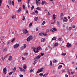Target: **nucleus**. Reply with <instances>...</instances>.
Wrapping results in <instances>:
<instances>
[{"mask_svg": "<svg viewBox=\"0 0 77 77\" xmlns=\"http://www.w3.org/2000/svg\"><path fill=\"white\" fill-rule=\"evenodd\" d=\"M35 8V6H34L32 5L31 8V10H33V8Z\"/></svg>", "mask_w": 77, "mask_h": 77, "instance_id": "cd10ccee", "label": "nucleus"}, {"mask_svg": "<svg viewBox=\"0 0 77 77\" xmlns=\"http://www.w3.org/2000/svg\"><path fill=\"white\" fill-rule=\"evenodd\" d=\"M53 63V62L51 60L50 61V65H52Z\"/></svg>", "mask_w": 77, "mask_h": 77, "instance_id": "f704fd0d", "label": "nucleus"}, {"mask_svg": "<svg viewBox=\"0 0 77 77\" xmlns=\"http://www.w3.org/2000/svg\"><path fill=\"white\" fill-rule=\"evenodd\" d=\"M35 13H36V14H38V11L37 10L35 11Z\"/></svg>", "mask_w": 77, "mask_h": 77, "instance_id": "a18cd8bd", "label": "nucleus"}, {"mask_svg": "<svg viewBox=\"0 0 77 77\" xmlns=\"http://www.w3.org/2000/svg\"><path fill=\"white\" fill-rule=\"evenodd\" d=\"M45 24V21H44L42 23V25H44V24Z\"/></svg>", "mask_w": 77, "mask_h": 77, "instance_id": "c9c22d12", "label": "nucleus"}, {"mask_svg": "<svg viewBox=\"0 0 77 77\" xmlns=\"http://www.w3.org/2000/svg\"><path fill=\"white\" fill-rule=\"evenodd\" d=\"M36 9L37 10H38V11H41V8L39 7H38L37 8H36Z\"/></svg>", "mask_w": 77, "mask_h": 77, "instance_id": "b1692460", "label": "nucleus"}, {"mask_svg": "<svg viewBox=\"0 0 77 77\" xmlns=\"http://www.w3.org/2000/svg\"><path fill=\"white\" fill-rule=\"evenodd\" d=\"M58 40L59 41H61V40H62V38H59Z\"/></svg>", "mask_w": 77, "mask_h": 77, "instance_id": "5fc2aeb1", "label": "nucleus"}, {"mask_svg": "<svg viewBox=\"0 0 77 77\" xmlns=\"http://www.w3.org/2000/svg\"><path fill=\"white\" fill-rule=\"evenodd\" d=\"M56 62H57V61L56 60H55L54 61H53V63H56Z\"/></svg>", "mask_w": 77, "mask_h": 77, "instance_id": "bb28decb", "label": "nucleus"}, {"mask_svg": "<svg viewBox=\"0 0 77 77\" xmlns=\"http://www.w3.org/2000/svg\"><path fill=\"white\" fill-rule=\"evenodd\" d=\"M63 13H60V18L61 20H63Z\"/></svg>", "mask_w": 77, "mask_h": 77, "instance_id": "1a4fd4ad", "label": "nucleus"}, {"mask_svg": "<svg viewBox=\"0 0 77 77\" xmlns=\"http://www.w3.org/2000/svg\"><path fill=\"white\" fill-rule=\"evenodd\" d=\"M35 19L38 20V17H35Z\"/></svg>", "mask_w": 77, "mask_h": 77, "instance_id": "69168bd1", "label": "nucleus"}, {"mask_svg": "<svg viewBox=\"0 0 77 77\" xmlns=\"http://www.w3.org/2000/svg\"><path fill=\"white\" fill-rule=\"evenodd\" d=\"M3 72L4 74H6V68H4Z\"/></svg>", "mask_w": 77, "mask_h": 77, "instance_id": "6e6552de", "label": "nucleus"}, {"mask_svg": "<svg viewBox=\"0 0 77 77\" xmlns=\"http://www.w3.org/2000/svg\"><path fill=\"white\" fill-rule=\"evenodd\" d=\"M63 21L65 23L66 22H67V21H68V19L66 17H64V19L63 20Z\"/></svg>", "mask_w": 77, "mask_h": 77, "instance_id": "0eeeda50", "label": "nucleus"}, {"mask_svg": "<svg viewBox=\"0 0 77 77\" xmlns=\"http://www.w3.org/2000/svg\"><path fill=\"white\" fill-rule=\"evenodd\" d=\"M32 71H33V70L32 69H31L30 71L29 72L30 73L32 72Z\"/></svg>", "mask_w": 77, "mask_h": 77, "instance_id": "a19ab883", "label": "nucleus"}, {"mask_svg": "<svg viewBox=\"0 0 77 77\" xmlns=\"http://www.w3.org/2000/svg\"><path fill=\"white\" fill-rule=\"evenodd\" d=\"M13 72H10V73H8V74L9 75H11V74H12V73Z\"/></svg>", "mask_w": 77, "mask_h": 77, "instance_id": "c03bdc74", "label": "nucleus"}, {"mask_svg": "<svg viewBox=\"0 0 77 77\" xmlns=\"http://www.w3.org/2000/svg\"><path fill=\"white\" fill-rule=\"evenodd\" d=\"M63 27L64 28L65 27V25L64 24H63Z\"/></svg>", "mask_w": 77, "mask_h": 77, "instance_id": "680f3d73", "label": "nucleus"}, {"mask_svg": "<svg viewBox=\"0 0 77 77\" xmlns=\"http://www.w3.org/2000/svg\"><path fill=\"white\" fill-rule=\"evenodd\" d=\"M15 18V16H14L13 15L12 16V19H14Z\"/></svg>", "mask_w": 77, "mask_h": 77, "instance_id": "37998d69", "label": "nucleus"}, {"mask_svg": "<svg viewBox=\"0 0 77 77\" xmlns=\"http://www.w3.org/2000/svg\"><path fill=\"white\" fill-rule=\"evenodd\" d=\"M66 54V53H63V54H62V55L63 56H65Z\"/></svg>", "mask_w": 77, "mask_h": 77, "instance_id": "7c9ffc66", "label": "nucleus"}, {"mask_svg": "<svg viewBox=\"0 0 77 77\" xmlns=\"http://www.w3.org/2000/svg\"><path fill=\"white\" fill-rule=\"evenodd\" d=\"M19 45V44H16L14 45V47L15 48H17V47H18Z\"/></svg>", "mask_w": 77, "mask_h": 77, "instance_id": "39448f33", "label": "nucleus"}, {"mask_svg": "<svg viewBox=\"0 0 77 77\" xmlns=\"http://www.w3.org/2000/svg\"><path fill=\"white\" fill-rule=\"evenodd\" d=\"M41 47H38L37 48L38 50H41Z\"/></svg>", "mask_w": 77, "mask_h": 77, "instance_id": "ea45409f", "label": "nucleus"}, {"mask_svg": "<svg viewBox=\"0 0 77 77\" xmlns=\"http://www.w3.org/2000/svg\"><path fill=\"white\" fill-rule=\"evenodd\" d=\"M24 46H22L21 47V50H24Z\"/></svg>", "mask_w": 77, "mask_h": 77, "instance_id": "473e14b6", "label": "nucleus"}, {"mask_svg": "<svg viewBox=\"0 0 77 77\" xmlns=\"http://www.w3.org/2000/svg\"><path fill=\"white\" fill-rule=\"evenodd\" d=\"M24 46L23 47H24V48H26V47H27V45L26 44H23Z\"/></svg>", "mask_w": 77, "mask_h": 77, "instance_id": "393cba45", "label": "nucleus"}, {"mask_svg": "<svg viewBox=\"0 0 77 77\" xmlns=\"http://www.w3.org/2000/svg\"><path fill=\"white\" fill-rule=\"evenodd\" d=\"M69 30H72V27H70L69 28Z\"/></svg>", "mask_w": 77, "mask_h": 77, "instance_id": "2f4dec72", "label": "nucleus"}, {"mask_svg": "<svg viewBox=\"0 0 77 77\" xmlns=\"http://www.w3.org/2000/svg\"><path fill=\"white\" fill-rule=\"evenodd\" d=\"M74 17H72L71 19H70L69 21L70 23H71L73 20H74Z\"/></svg>", "mask_w": 77, "mask_h": 77, "instance_id": "f8f14e48", "label": "nucleus"}, {"mask_svg": "<svg viewBox=\"0 0 77 77\" xmlns=\"http://www.w3.org/2000/svg\"><path fill=\"white\" fill-rule=\"evenodd\" d=\"M23 56H27V55H28V53H24L23 54Z\"/></svg>", "mask_w": 77, "mask_h": 77, "instance_id": "f3484780", "label": "nucleus"}, {"mask_svg": "<svg viewBox=\"0 0 77 77\" xmlns=\"http://www.w3.org/2000/svg\"><path fill=\"white\" fill-rule=\"evenodd\" d=\"M8 60L9 61H11V60H12V57L11 55L9 56V58L8 59Z\"/></svg>", "mask_w": 77, "mask_h": 77, "instance_id": "9d476101", "label": "nucleus"}, {"mask_svg": "<svg viewBox=\"0 0 77 77\" xmlns=\"http://www.w3.org/2000/svg\"><path fill=\"white\" fill-rule=\"evenodd\" d=\"M57 24L58 26H59L60 24H59V21H57Z\"/></svg>", "mask_w": 77, "mask_h": 77, "instance_id": "8fccbe9b", "label": "nucleus"}, {"mask_svg": "<svg viewBox=\"0 0 77 77\" xmlns=\"http://www.w3.org/2000/svg\"><path fill=\"white\" fill-rule=\"evenodd\" d=\"M26 14H28V11L27 10H26Z\"/></svg>", "mask_w": 77, "mask_h": 77, "instance_id": "4d7b16f0", "label": "nucleus"}, {"mask_svg": "<svg viewBox=\"0 0 77 77\" xmlns=\"http://www.w3.org/2000/svg\"><path fill=\"white\" fill-rule=\"evenodd\" d=\"M22 71H23L25 72V71H26V70L24 69H22Z\"/></svg>", "mask_w": 77, "mask_h": 77, "instance_id": "0e129e2a", "label": "nucleus"}, {"mask_svg": "<svg viewBox=\"0 0 77 77\" xmlns=\"http://www.w3.org/2000/svg\"><path fill=\"white\" fill-rule=\"evenodd\" d=\"M15 38H14L13 40L11 41V42H14L15 41Z\"/></svg>", "mask_w": 77, "mask_h": 77, "instance_id": "c85d7f7f", "label": "nucleus"}, {"mask_svg": "<svg viewBox=\"0 0 77 77\" xmlns=\"http://www.w3.org/2000/svg\"><path fill=\"white\" fill-rule=\"evenodd\" d=\"M21 11V8H19V10H18V11H17V12H18V13H19V12H20V11Z\"/></svg>", "mask_w": 77, "mask_h": 77, "instance_id": "4be33fe9", "label": "nucleus"}, {"mask_svg": "<svg viewBox=\"0 0 77 77\" xmlns=\"http://www.w3.org/2000/svg\"><path fill=\"white\" fill-rule=\"evenodd\" d=\"M39 75L41 76V77H42V75H43V73H40L39 74Z\"/></svg>", "mask_w": 77, "mask_h": 77, "instance_id": "e433bc0d", "label": "nucleus"}, {"mask_svg": "<svg viewBox=\"0 0 77 77\" xmlns=\"http://www.w3.org/2000/svg\"><path fill=\"white\" fill-rule=\"evenodd\" d=\"M32 49L34 51V52H36V51H35V50H36V48L32 47Z\"/></svg>", "mask_w": 77, "mask_h": 77, "instance_id": "4468645a", "label": "nucleus"}, {"mask_svg": "<svg viewBox=\"0 0 77 77\" xmlns=\"http://www.w3.org/2000/svg\"><path fill=\"white\" fill-rule=\"evenodd\" d=\"M3 50L4 52H5V51H6L7 50V49L6 48H4L3 49Z\"/></svg>", "mask_w": 77, "mask_h": 77, "instance_id": "6ab92c4d", "label": "nucleus"}, {"mask_svg": "<svg viewBox=\"0 0 77 77\" xmlns=\"http://www.w3.org/2000/svg\"><path fill=\"white\" fill-rule=\"evenodd\" d=\"M65 77H68V75H65Z\"/></svg>", "mask_w": 77, "mask_h": 77, "instance_id": "052dcab7", "label": "nucleus"}, {"mask_svg": "<svg viewBox=\"0 0 77 77\" xmlns=\"http://www.w3.org/2000/svg\"><path fill=\"white\" fill-rule=\"evenodd\" d=\"M41 41H42V42H44V41H45V38H42L41 39Z\"/></svg>", "mask_w": 77, "mask_h": 77, "instance_id": "412c9836", "label": "nucleus"}, {"mask_svg": "<svg viewBox=\"0 0 77 77\" xmlns=\"http://www.w3.org/2000/svg\"><path fill=\"white\" fill-rule=\"evenodd\" d=\"M46 32L47 33H48V32H49V29H47L46 31Z\"/></svg>", "mask_w": 77, "mask_h": 77, "instance_id": "bf43d9fd", "label": "nucleus"}, {"mask_svg": "<svg viewBox=\"0 0 77 77\" xmlns=\"http://www.w3.org/2000/svg\"><path fill=\"white\" fill-rule=\"evenodd\" d=\"M32 36H30L29 37L27 38L26 39V40L28 42L30 41H31L32 39Z\"/></svg>", "mask_w": 77, "mask_h": 77, "instance_id": "f257e3e1", "label": "nucleus"}, {"mask_svg": "<svg viewBox=\"0 0 77 77\" xmlns=\"http://www.w3.org/2000/svg\"><path fill=\"white\" fill-rule=\"evenodd\" d=\"M58 45V43H57V42H56L55 44L54 45V46L55 47H56V46H57V45Z\"/></svg>", "mask_w": 77, "mask_h": 77, "instance_id": "a878e982", "label": "nucleus"}, {"mask_svg": "<svg viewBox=\"0 0 77 77\" xmlns=\"http://www.w3.org/2000/svg\"><path fill=\"white\" fill-rule=\"evenodd\" d=\"M38 52H39V51L38 49L36 51H35V53H38Z\"/></svg>", "mask_w": 77, "mask_h": 77, "instance_id": "6e6d98bb", "label": "nucleus"}, {"mask_svg": "<svg viewBox=\"0 0 77 77\" xmlns=\"http://www.w3.org/2000/svg\"><path fill=\"white\" fill-rule=\"evenodd\" d=\"M8 3L10 5H12V1L11 0H9Z\"/></svg>", "mask_w": 77, "mask_h": 77, "instance_id": "ddd939ff", "label": "nucleus"}, {"mask_svg": "<svg viewBox=\"0 0 77 77\" xmlns=\"http://www.w3.org/2000/svg\"><path fill=\"white\" fill-rule=\"evenodd\" d=\"M23 68L24 69H26L27 68V65L26 64H24L23 66Z\"/></svg>", "mask_w": 77, "mask_h": 77, "instance_id": "9b49d317", "label": "nucleus"}, {"mask_svg": "<svg viewBox=\"0 0 77 77\" xmlns=\"http://www.w3.org/2000/svg\"><path fill=\"white\" fill-rule=\"evenodd\" d=\"M36 3L37 5H38V0H36Z\"/></svg>", "mask_w": 77, "mask_h": 77, "instance_id": "774afa93", "label": "nucleus"}, {"mask_svg": "<svg viewBox=\"0 0 77 77\" xmlns=\"http://www.w3.org/2000/svg\"><path fill=\"white\" fill-rule=\"evenodd\" d=\"M66 46L68 47V48H69L70 47H71L72 46L71 45V44L68 43L67 44Z\"/></svg>", "mask_w": 77, "mask_h": 77, "instance_id": "423d86ee", "label": "nucleus"}, {"mask_svg": "<svg viewBox=\"0 0 77 77\" xmlns=\"http://www.w3.org/2000/svg\"><path fill=\"white\" fill-rule=\"evenodd\" d=\"M53 19L54 20H55L56 19V14H54L53 15Z\"/></svg>", "mask_w": 77, "mask_h": 77, "instance_id": "a211bd4d", "label": "nucleus"}, {"mask_svg": "<svg viewBox=\"0 0 77 77\" xmlns=\"http://www.w3.org/2000/svg\"><path fill=\"white\" fill-rule=\"evenodd\" d=\"M23 20H25V17H23V18L22 19Z\"/></svg>", "mask_w": 77, "mask_h": 77, "instance_id": "3c124183", "label": "nucleus"}, {"mask_svg": "<svg viewBox=\"0 0 77 77\" xmlns=\"http://www.w3.org/2000/svg\"><path fill=\"white\" fill-rule=\"evenodd\" d=\"M56 23V20H54V22L52 23H51V24H54V23Z\"/></svg>", "mask_w": 77, "mask_h": 77, "instance_id": "58836bf2", "label": "nucleus"}, {"mask_svg": "<svg viewBox=\"0 0 77 77\" xmlns=\"http://www.w3.org/2000/svg\"><path fill=\"white\" fill-rule=\"evenodd\" d=\"M23 9H25V8H26V6H25V5H23Z\"/></svg>", "mask_w": 77, "mask_h": 77, "instance_id": "09e8293b", "label": "nucleus"}, {"mask_svg": "<svg viewBox=\"0 0 77 77\" xmlns=\"http://www.w3.org/2000/svg\"><path fill=\"white\" fill-rule=\"evenodd\" d=\"M32 25V23H30V24H29V27H30Z\"/></svg>", "mask_w": 77, "mask_h": 77, "instance_id": "72a5a7b5", "label": "nucleus"}, {"mask_svg": "<svg viewBox=\"0 0 77 77\" xmlns=\"http://www.w3.org/2000/svg\"><path fill=\"white\" fill-rule=\"evenodd\" d=\"M18 0V3H20L21 2V0Z\"/></svg>", "mask_w": 77, "mask_h": 77, "instance_id": "603ef678", "label": "nucleus"}, {"mask_svg": "<svg viewBox=\"0 0 77 77\" xmlns=\"http://www.w3.org/2000/svg\"><path fill=\"white\" fill-rule=\"evenodd\" d=\"M19 68L20 69V71H23V69H22V68H21V67H19Z\"/></svg>", "mask_w": 77, "mask_h": 77, "instance_id": "864d4df0", "label": "nucleus"}, {"mask_svg": "<svg viewBox=\"0 0 77 77\" xmlns=\"http://www.w3.org/2000/svg\"><path fill=\"white\" fill-rule=\"evenodd\" d=\"M43 35H44V36H45L46 35H47V33H44V34H43Z\"/></svg>", "mask_w": 77, "mask_h": 77, "instance_id": "e2e57ef3", "label": "nucleus"}, {"mask_svg": "<svg viewBox=\"0 0 77 77\" xmlns=\"http://www.w3.org/2000/svg\"><path fill=\"white\" fill-rule=\"evenodd\" d=\"M62 65H60V66H59L58 67V69H60L61 68H62Z\"/></svg>", "mask_w": 77, "mask_h": 77, "instance_id": "dca6fc26", "label": "nucleus"}, {"mask_svg": "<svg viewBox=\"0 0 77 77\" xmlns=\"http://www.w3.org/2000/svg\"><path fill=\"white\" fill-rule=\"evenodd\" d=\"M44 69V67H42V68H41L40 69H38L37 72L36 73H38V72H42L43 71V69Z\"/></svg>", "mask_w": 77, "mask_h": 77, "instance_id": "20e7f679", "label": "nucleus"}, {"mask_svg": "<svg viewBox=\"0 0 77 77\" xmlns=\"http://www.w3.org/2000/svg\"><path fill=\"white\" fill-rule=\"evenodd\" d=\"M23 32L24 34H26L27 33L29 32V31H27V30L26 29H25L23 30Z\"/></svg>", "mask_w": 77, "mask_h": 77, "instance_id": "7ed1b4c3", "label": "nucleus"}, {"mask_svg": "<svg viewBox=\"0 0 77 77\" xmlns=\"http://www.w3.org/2000/svg\"><path fill=\"white\" fill-rule=\"evenodd\" d=\"M44 3H45V1H42V5H44Z\"/></svg>", "mask_w": 77, "mask_h": 77, "instance_id": "c756f323", "label": "nucleus"}, {"mask_svg": "<svg viewBox=\"0 0 77 77\" xmlns=\"http://www.w3.org/2000/svg\"><path fill=\"white\" fill-rule=\"evenodd\" d=\"M20 77H23V76L22 75H20Z\"/></svg>", "mask_w": 77, "mask_h": 77, "instance_id": "338daca9", "label": "nucleus"}, {"mask_svg": "<svg viewBox=\"0 0 77 77\" xmlns=\"http://www.w3.org/2000/svg\"><path fill=\"white\" fill-rule=\"evenodd\" d=\"M41 55H39L37 56V57H35L34 58V60H35V61H36V60H38V59H40V58H41Z\"/></svg>", "mask_w": 77, "mask_h": 77, "instance_id": "f03ea898", "label": "nucleus"}, {"mask_svg": "<svg viewBox=\"0 0 77 77\" xmlns=\"http://www.w3.org/2000/svg\"><path fill=\"white\" fill-rule=\"evenodd\" d=\"M30 3V0H28L27 1V4H29Z\"/></svg>", "mask_w": 77, "mask_h": 77, "instance_id": "49530a36", "label": "nucleus"}, {"mask_svg": "<svg viewBox=\"0 0 77 77\" xmlns=\"http://www.w3.org/2000/svg\"><path fill=\"white\" fill-rule=\"evenodd\" d=\"M12 5L14 6V0H13L12 2Z\"/></svg>", "mask_w": 77, "mask_h": 77, "instance_id": "4c0bfd02", "label": "nucleus"}, {"mask_svg": "<svg viewBox=\"0 0 77 77\" xmlns=\"http://www.w3.org/2000/svg\"><path fill=\"white\" fill-rule=\"evenodd\" d=\"M56 39H57V38H56V37H54L52 38V40L54 41V40H56Z\"/></svg>", "mask_w": 77, "mask_h": 77, "instance_id": "2eb2a0df", "label": "nucleus"}, {"mask_svg": "<svg viewBox=\"0 0 77 77\" xmlns=\"http://www.w3.org/2000/svg\"><path fill=\"white\" fill-rule=\"evenodd\" d=\"M36 63V62L34 61L33 63L34 65H35Z\"/></svg>", "mask_w": 77, "mask_h": 77, "instance_id": "13d9d810", "label": "nucleus"}, {"mask_svg": "<svg viewBox=\"0 0 77 77\" xmlns=\"http://www.w3.org/2000/svg\"><path fill=\"white\" fill-rule=\"evenodd\" d=\"M16 67H14V69H13V71H15V70H16Z\"/></svg>", "mask_w": 77, "mask_h": 77, "instance_id": "de8ad7c7", "label": "nucleus"}, {"mask_svg": "<svg viewBox=\"0 0 77 77\" xmlns=\"http://www.w3.org/2000/svg\"><path fill=\"white\" fill-rule=\"evenodd\" d=\"M52 29L53 31H55V32H56V31H57V29H56L55 28H53Z\"/></svg>", "mask_w": 77, "mask_h": 77, "instance_id": "aec40b11", "label": "nucleus"}, {"mask_svg": "<svg viewBox=\"0 0 77 77\" xmlns=\"http://www.w3.org/2000/svg\"><path fill=\"white\" fill-rule=\"evenodd\" d=\"M43 77H47V74H45L43 75Z\"/></svg>", "mask_w": 77, "mask_h": 77, "instance_id": "79ce46f5", "label": "nucleus"}, {"mask_svg": "<svg viewBox=\"0 0 77 77\" xmlns=\"http://www.w3.org/2000/svg\"><path fill=\"white\" fill-rule=\"evenodd\" d=\"M43 34H44V33H42V32H41L39 34V35H40V36H42V35H43Z\"/></svg>", "mask_w": 77, "mask_h": 77, "instance_id": "5701e85b", "label": "nucleus"}]
</instances>
